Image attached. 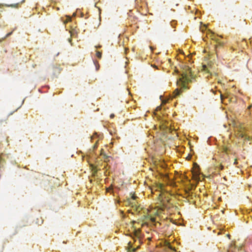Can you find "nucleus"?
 <instances>
[{
    "mask_svg": "<svg viewBox=\"0 0 252 252\" xmlns=\"http://www.w3.org/2000/svg\"><path fill=\"white\" fill-rule=\"evenodd\" d=\"M217 167L218 168L219 170H223V166L221 165V164H220L219 165H218V166H217Z\"/></svg>",
    "mask_w": 252,
    "mask_h": 252,
    "instance_id": "obj_13",
    "label": "nucleus"
},
{
    "mask_svg": "<svg viewBox=\"0 0 252 252\" xmlns=\"http://www.w3.org/2000/svg\"><path fill=\"white\" fill-rule=\"evenodd\" d=\"M160 109H161V106H158V107H157V108H156V110H157V111H158V110H160Z\"/></svg>",
    "mask_w": 252,
    "mask_h": 252,
    "instance_id": "obj_15",
    "label": "nucleus"
},
{
    "mask_svg": "<svg viewBox=\"0 0 252 252\" xmlns=\"http://www.w3.org/2000/svg\"><path fill=\"white\" fill-rule=\"evenodd\" d=\"M201 67L202 71L206 72L210 75L215 73L214 64L212 62H209L207 64H203Z\"/></svg>",
    "mask_w": 252,
    "mask_h": 252,
    "instance_id": "obj_2",
    "label": "nucleus"
},
{
    "mask_svg": "<svg viewBox=\"0 0 252 252\" xmlns=\"http://www.w3.org/2000/svg\"><path fill=\"white\" fill-rule=\"evenodd\" d=\"M251 106H250L248 107V108H249V109H250V108H251Z\"/></svg>",
    "mask_w": 252,
    "mask_h": 252,
    "instance_id": "obj_30",
    "label": "nucleus"
},
{
    "mask_svg": "<svg viewBox=\"0 0 252 252\" xmlns=\"http://www.w3.org/2000/svg\"><path fill=\"white\" fill-rule=\"evenodd\" d=\"M94 62L95 65H96V64L98 63V62L96 61H94ZM96 70H98L99 67L98 66L97 67V66H96Z\"/></svg>",
    "mask_w": 252,
    "mask_h": 252,
    "instance_id": "obj_14",
    "label": "nucleus"
},
{
    "mask_svg": "<svg viewBox=\"0 0 252 252\" xmlns=\"http://www.w3.org/2000/svg\"><path fill=\"white\" fill-rule=\"evenodd\" d=\"M63 22L64 24L66 25L68 23H70L72 21V17L70 16H66L65 19H64L62 18ZM71 27V26H68L65 25V28L66 30H68V28Z\"/></svg>",
    "mask_w": 252,
    "mask_h": 252,
    "instance_id": "obj_5",
    "label": "nucleus"
},
{
    "mask_svg": "<svg viewBox=\"0 0 252 252\" xmlns=\"http://www.w3.org/2000/svg\"><path fill=\"white\" fill-rule=\"evenodd\" d=\"M154 49H155V48H151V51H153V50H154Z\"/></svg>",
    "mask_w": 252,
    "mask_h": 252,
    "instance_id": "obj_25",
    "label": "nucleus"
},
{
    "mask_svg": "<svg viewBox=\"0 0 252 252\" xmlns=\"http://www.w3.org/2000/svg\"><path fill=\"white\" fill-rule=\"evenodd\" d=\"M94 47H95V48H96V47H102V46H101V45L95 46Z\"/></svg>",
    "mask_w": 252,
    "mask_h": 252,
    "instance_id": "obj_21",
    "label": "nucleus"
},
{
    "mask_svg": "<svg viewBox=\"0 0 252 252\" xmlns=\"http://www.w3.org/2000/svg\"><path fill=\"white\" fill-rule=\"evenodd\" d=\"M134 241H136L135 238H136L139 242L141 241L142 235L141 233V230L140 229H135L134 231Z\"/></svg>",
    "mask_w": 252,
    "mask_h": 252,
    "instance_id": "obj_4",
    "label": "nucleus"
},
{
    "mask_svg": "<svg viewBox=\"0 0 252 252\" xmlns=\"http://www.w3.org/2000/svg\"><path fill=\"white\" fill-rule=\"evenodd\" d=\"M129 49V48H125V52L126 53L127 52V51Z\"/></svg>",
    "mask_w": 252,
    "mask_h": 252,
    "instance_id": "obj_19",
    "label": "nucleus"
},
{
    "mask_svg": "<svg viewBox=\"0 0 252 252\" xmlns=\"http://www.w3.org/2000/svg\"><path fill=\"white\" fill-rule=\"evenodd\" d=\"M240 136L242 138H244V139H246L248 141H252V137L247 135L246 134L244 133H240Z\"/></svg>",
    "mask_w": 252,
    "mask_h": 252,
    "instance_id": "obj_6",
    "label": "nucleus"
},
{
    "mask_svg": "<svg viewBox=\"0 0 252 252\" xmlns=\"http://www.w3.org/2000/svg\"><path fill=\"white\" fill-rule=\"evenodd\" d=\"M162 185L161 184H159V185H158V188H159V189H162Z\"/></svg>",
    "mask_w": 252,
    "mask_h": 252,
    "instance_id": "obj_16",
    "label": "nucleus"
},
{
    "mask_svg": "<svg viewBox=\"0 0 252 252\" xmlns=\"http://www.w3.org/2000/svg\"><path fill=\"white\" fill-rule=\"evenodd\" d=\"M182 91L181 89H176L174 92V97H176L177 96L179 95L181 93Z\"/></svg>",
    "mask_w": 252,
    "mask_h": 252,
    "instance_id": "obj_8",
    "label": "nucleus"
},
{
    "mask_svg": "<svg viewBox=\"0 0 252 252\" xmlns=\"http://www.w3.org/2000/svg\"><path fill=\"white\" fill-rule=\"evenodd\" d=\"M96 147H97V146H96V144H95V145L94 146V148H96Z\"/></svg>",
    "mask_w": 252,
    "mask_h": 252,
    "instance_id": "obj_24",
    "label": "nucleus"
},
{
    "mask_svg": "<svg viewBox=\"0 0 252 252\" xmlns=\"http://www.w3.org/2000/svg\"><path fill=\"white\" fill-rule=\"evenodd\" d=\"M78 13L81 14V17H83V14L80 11L79 9H77L76 12L73 13V16L74 17L76 16L78 14Z\"/></svg>",
    "mask_w": 252,
    "mask_h": 252,
    "instance_id": "obj_9",
    "label": "nucleus"
},
{
    "mask_svg": "<svg viewBox=\"0 0 252 252\" xmlns=\"http://www.w3.org/2000/svg\"><path fill=\"white\" fill-rule=\"evenodd\" d=\"M96 56H97V58L100 59L101 57V53L97 51L96 53Z\"/></svg>",
    "mask_w": 252,
    "mask_h": 252,
    "instance_id": "obj_11",
    "label": "nucleus"
},
{
    "mask_svg": "<svg viewBox=\"0 0 252 252\" xmlns=\"http://www.w3.org/2000/svg\"><path fill=\"white\" fill-rule=\"evenodd\" d=\"M111 190V189H110V188H108V189H107V192H110Z\"/></svg>",
    "mask_w": 252,
    "mask_h": 252,
    "instance_id": "obj_20",
    "label": "nucleus"
},
{
    "mask_svg": "<svg viewBox=\"0 0 252 252\" xmlns=\"http://www.w3.org/2000/svg\"><path fill=\"white\" fill-rule=\"evenodd\" d=\"M171 26L173 28L175 27V25H176V21L175 20H172L170 22Z\"/></svg>",
    "mask_w": 252,
    "mask_h": 252,
    "instance_id": "obj_10",
    "label": "nucleus"
},
{
    "mask_svg": "<svg viewBox=\"0 0 252 252\" xmlns=\"http://www.w3.org/2000/svg\"><path fill=\"white\" fill-rule=\"evenodd\" d=\"M191 69L189 66H186L185 71L183 72L182 78L177 81V84L182 88H186V83L191 82L192 77Z\"/></svg>",
    "mask_w": 252,
    "mask_h": 252,
    "instance_id": "obj_1",
    "label": "nucleus"
},
{
    "mask_svg": "<svg viewBox=\"0 0 252 252\" xmlns=\"http://www.w3.org/2000/svg\"><path fill=\"white\" fill-rule=\"evenodd\" d=\"M230 235H229V234H228V235H227V237H229H229H230Z\"/></svg>",
    "mask_w": 252,
    "mask_h": 252,
    "instance_id": "obj_28",
    "label": "nucleus"
},
{
    "mask_svg": "<svg viewBox=\"0 0 252 252\" xmlns=\"http://www.w3.org/2000/svg\"><path fill=\"white\" fill-rule=\"evenodd\" d=\"M12 32H13L12 31L8 33H7L6 35H5V36L4 37V38L10 36L12 34Z\"/></svg>",
    "mask_w": 252,
    "mask_h": 252,
    "instance_id": "obj_12",
    "label": "nucleus"
},
{
    "mask_svg": "<svg viewBox=\"0 0 252 252\" xmlns=\"http://www.w3.org/2000/svg\"><path fill=\"white\" fill-rule=\"evenodd\" d=\"M234 164H237V159H235V161H234Z\"/></svg>",
    "mask_w": 252,
    "mask_h": 252,
    "instance_id": "obj_22",
    "label": "nucleus"
},
{
    "mask_svg": "<svg viewBox=\"0 0 252 252\" xmlns=\"http://www.w3.org/2000/svg\"><path fill=\"white\" fill-rule=\"evenodd\" d=\"M200 30L202 32H204V31L203 29V27H200Z\"/></svg>",
    "mask_w": 252,
    "mask_h": 252,
    "instance_id": "obj_18",
    "label": "nucleus"
},
{
    "mask_svg": "<svg viewBox=\"0 0 252 252\" xmlns=\"http://www.w3.org/2000/svg\"><path fill=\"white\" fill-rule=\"evenodd\" d=\"M202 52L205 53V52H206V50H205V49H203V50H202Z\"/></svg>",
    "mask_w": 252,
    "mask_h": 252,
    "instance_id": "obj_23",
    "label": "nucleus"
},
{
    "mask_svg": "<svg viewBox=\"0 0 252 252\" xmlns=\"http://www.w3.org/2000/svg\"><path fill=\"white\" fill-rule=\"evenodd\" d=\"M92 166V167L93 168V170H95V169H94V167L93 166V165H91Z\"/></svg>",
    "mask_w": 252,
    "mask_h": 252,
    "instance_id": "obj_26",
    "label": "nucleus"
},
{
    "mask_svg": "<svg viewBox=\"0 0 252 252\" xmlns=\"http://www.w3.org/2000/svg\"><path fill=\"white\" fill-rule=\"evenodd\" d=\"M149 47L151 48V47H153L152 46H149Z\"/></svg>",
    "mask_w": 252,
    "mask_h": 252,
    "instance_id": "obj_29",
    "label": "nucleus"
},
{
    "mask_svg": "<svg viewBox=\"0 0 252 252\" xmlns=\"http://www.w3.org/2000/svg\"><path fill=\"white\" fill-rule=\"evenodd\" d=\"M205 30L207 31V34L208 35H209L210 37L213 38V37L215 36V33L210 30L207 29V28L204 26Z\"/></svg>",
    "mask_w": 252,
    "mask_h": 252,
    "instance_id": "obj_7",
    "label": "nucleus"
},
{
    "mask_svg": "<svg viewBox=\"0 0 252 252\" xmlns=\"http://www.w3.org/2000/svg\"><path fill=\"white\" fill-rule=\"evenodd\" d=\"M215 47V48L218 47V45H215V47Z\"/></svg>",
    "mask_w": 252,
    "mask_h": 252,
    "instance_id": "obj_27",
    "label": "nucleus"
},
{
    "mask_svg": "<svg viewBox=\"0 0 252 252\" xmlns=\"http://www.w3.org/2000/svg\"><path fill=\"white\" fill-rule=\"evenodd\" d=\"M137 198V196L134 195V194L132 195L131 198L127 199L126 202V205L128 204L130 205L132 207L135 208L136 210H138V207L137 206L136 203V199Z\"/></svg>",
    "mask_w": 252,
    "mask_h": 252,
    "instance_id": "obj_3",
    "label": "nucleus"
},
{
    "mask_svg": "<svg viewBox=\"0 0 252 252\" xmlns=\"http://www.w3.org/2000/svg\"><path fill=\"white\" fill-rule=\"evenodd\" d=\"M224 152L225 153H227V148H224Z\"/></svg>",
    "mask_w": 252,
    "mask_h": 252,
    "instance_id": "obj_17",
    "label": "nucleus"
}]
</instances>
